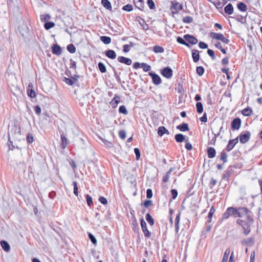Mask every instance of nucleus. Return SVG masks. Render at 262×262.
I'll return each instance as SVG.
<instances>
[{"instance_id": "f257e3e1", "label": "nucleus", "mask_w": 262, "mask_h": 262, "mask_svg": "<svg viewBox=\"0 0 262 262\" xmlns=\"http://www.w3.org/2000/svg\"><path fill=\"white\" fill-rule=\"evenodd\" d=\"M231 216L238 218L236 221V224L243 229L244 234L247 236L250 233L251 226L254 223L252 212L246 207H229L223 213L222 220H227Z\"/></svg>"}, {"instance_id": "f03ea898", "label": "nucleus", "mask_w": 262, "mask_h": 262, "mask_svg": "<svg viewBox=\"0 0 262 262\" xmlns=\"http://www.w3.org/2000/svg\"><path fill=\"white\" fill-rule=\"evenodd\" d=\"M20 135V127L14 124L11 127L10 130L9 132V139L10 140L12 139L15 141L18 139V136Z\"/></svg>"}, {"instance_id": "7ed1b4c3", "label": "nucleus", "mask_w": 262, "mask_h": 262, "mask_svg": "<svg viewBox=\"0 0 262 262\" xmlns=\"http://www.w3.org/2000/svg\"><path fill=\"white\" fill-rule=\"evenodd\" d=\"M210 37L212 39L221 40L226 44H228L229 43V40L228 38H225L224 35L222 33L211 32L210 33Z\"/></svg>"}, {"instance_id": "20e7f679", "label": "nucleus", "mask_w": 262, "mask_h": 262, "mask_svg": "<svg viewBox=\"0 0 262 262\" xmlns=\"http://www.w3.org/2000/svg\"><path fill=\"white\" fill-rule=\"evenodd\" d=\"M170 10L172 14H177L183 9V6L178 2H171Z\"/></svg>"}, {"instance_id": "39448f33", "label": "nucleus", "mask_w": 262, "mask_h": 262, "mask_svg": "<svg viewBox=\"0 0 262 262\" xmlns=\"http://www.w3.org/2000/svg\"><path fill=\"white\" fill-rule=\"evenodd\" d=\"M251 137V133L249 131H246L245 133H242L239 135V140L242 144H245L247 142Z\"/></svg>"}, {"instance_id": "423d86ee", "label": "nucleus", "mask_w": 262, "mask_h": 262, "mask_svg": "<svg viewBox=\"0 0 262 262\" xmlns=\"http://www.w3.org/2000/svg\"><path fill=\"white\" fill-rule=\"evenodd\" d=\"M141 226L145 236L149 238L151 236V233L147 229L146 224L143 218L141 219Z\"/></svg>"}, {"instance_id": "0eeeda50", "label": "nucleus", "mask_w": 262, "mask_h": 262, "mask_svg": "<svg viewBox=\"0 0 262 262\" xmlns=\"http://www.w3.org/2000/svg\"><path fill=\"white\" fill-rule=\"evenodd\" d=\"M212 3L217 8H222L228 1V0H207Z\"/></svg>"}, {"instance_id": "6e6552de", "label": "nucleus", "mask_w": 262, "mask_h": 262, "mask_svg": "<svg viewBox=\"0 0 262 262\" xmlns=\"http://www.w3.org/2000/svg\"><path fill=\"white\" fill-rule=\"evenodd\" d=\"M238 142V138L236 137L235 139L230 140L228 141V144L226 146V149L227 151H231L234 147L237 144Z\"/></svg>"}, {"instance_id": "1a4fd4ad", "label": "nucleus", "mask_w": 262, "mask_h": 262, "mask_svg": "<svg viewBox=\"0 0 262 262\" xmlns=\"http://www.w3.org/2000/svg\"><path fill=\"white\" fill-rule=\"evenodd\" d=\"M172 70L169 67H166L161 71V74L166 78H170L172 76Z\"/></svg>"}, {"instance_id": "9d476101", "label": "nucleus", "mask_w": 262, "mask_h": 262, "mask_svg": "<svg viewBox=\"0 0 262 262\" xmlns=\"http://www.w3.org/2000/svg\"><path fill=\"white\" fill-rule=\"evenodd\" d=\"M148 75L151 77L152 82L154 84L158 85L161 83V78L158 75L152 72H149Z\"/></svg>"}, {"instance_id": "9b49d317", "label": "nucleus", "mask_w": 262, "mask_h": 262, "mask_svg": "<svg viewBox=\"0 0 262 262\" xmlns=\"http://www.w3.org/2000/svg\"><path fill=\"white\" fill-rule=\"evenodd\" d=\"M241 126V120L239 118H235L231 123V127L233 129H238Z\"/></svg>"}, {"instance_id": "f8f14e48", "label": "nucleus", "mask_w": 262, "mask_h": 262, "mask_svg": "<svg viewBox=\"0 0 262 262\" xmlns=\"http://www.w3.org/2000/svg\"><path fill=\"white\" fill-rule=\"evenodd\" d=\"M184 38L191 45H195L198 42V39L194 36L189 34H186L184 36Z\"/></svg>"}, {"instance_id": "ddd939ff", "label": "nucleus", "mask_w": 262, "mask_h": 262, "mask_svg": "<svg viewBox=\"0 0 262 262\" xmlns=\"http://www.w3.org/2000/svg\"><path fill=\"white\" fill-rule=\"evenodd\" d=\"M117 60L119 62L124 63L127 66L130 65L132 63V61L130 58L122 56H118Z\"/></svg>"}, {"instance_id": "4468645a", "label": "nucleus", "mask_w": 262, "mask_h": 262, "mask_svg": "<svg viewBox=\"0 0 262 262\" xmlns=\"http://www.w3.org/2000/svg\"><path fill=\"white\" fill-rule=\"evenodd\" d=\"M134 3L137 8L141 11L144 10L145 7L144 0H134Z\"/></svg>"}, {"instance_id": "2eb2a0df", "label": "nucleus", "mask_w": 262, "mask_h": 262, "mask_svg": "<svg viewBox=\"0 0 262 262\" xmlns=\"http://www.w3.org/2000/svg\"><path fill=\"white\" fill-rule=\"evenodd\" d=\"M120 101V97L118 95H115L113 99L110 102L111 104L113 106V108L117 107L118 104Z\"/></svg>"}, {"instance_id": "dca6fc26", "label": "nucleus", "mask_w": 262, "mask_h": 262, "mask_svg": "<svg viewBox=\"0 0 262 262\" xmlns=\"http://www.w3.org/2000/svg\"><path fill=\"white\" fill-rule=\"evenodd\" d=\"M216 209L214 206H212L207 216V222L211 223L212 221V218L214 214Z\"/></svg>"}, {"instance_id": "f3484780", "label": "nucleus", "mask_w": 262, "mask_h": 262, "mask_svg": "<svg viewBox=\"0 0 262 262\" xmlns=\"http://www.w3.org/2000/svg\"><path fill=\"white\" fill-rule=\"evenodd\" d=\"M242 114L245 116H250L253 114V110L251 108L247 107L242 111Z\"/></svg>"}, {"instance_id": "a211bd4d", "label": "nucleus", "mask_w": 262, "mask_h": 262, "mask_svg": "<svg viewBox=\"0 0 262 262\" xmlns=\"http://www.w3.org/2000/svg\"><path fill=\"white\" fill-rule=\"evenodd\" d=\"M52 53L57 55H60L61 53V50L60 46L57 44L53 45L52 47Z\"/></svg>"}, {"instance_id": "6ab92c4d", "label": "nucleus", "mask_w": 262, "mask_h": 262, "mask_svg": "<svg viewBox=\"0 0 262 262\" xmlns=\"http://www.w3.org/2000/svg\"><path fill=\"white\" fill-rule=\"evenodd\" d=\"M169 131L163 126H160L158 129V134L159 136H162L164 134H169Z\"/></svg>"}, {"instance_id": "aec40b11", "label": "nucleus", "mask_w": 262, "mask_h": 262, "mask_svg": "<svg viewBox=\"0 0 262 262\" xmlns=\"http://www.w3.org/2000/svg\"><path fill=\"white\" fill-rule=\"evenodd\" d=\"M233 7L231 4H228L224 8L225 12L229 15H231L233 13Z\"/></svg>"}, {"instance_id": "412c9836", "label": "nucleus", "mask_w": 262, "mask_h": 262, "mask_svg": "<svg viewBox=\"0 0 262 262\" xmlns=\"http://www.w3.org/2000/svg\"><path fill=\"white\" fill-rule=\"evenodd\" d=\"M216 151L212 147H209L207 149V155L209 158H213L215 156Z\"/></svg>"}, {"instance_id": "4be33fe9", "label": "nucleus", "mask_w": 262, "mask_h": 262, "mask_svg": "<svg viewBox=\"0 0 262 262\" xmlns=\"http://www.w3.org/2000/svg\"><path fill=\"white\" fill-rule=\"evenodd\" d=\"M192 57L194 62H196L200 59L199 52L196 50H192Z\"/></svg>"}, {"instance_id": "5701e85b", "label": "nucleus", "mask_w": 262, "mask_h": 262, "mask_svg": "<svg viewBox=\"0 0 262 262\" xmlns=\"http://www.w3.org/2000/svg\"><path fill=\"white\" fill-rule=\"evenodd\" d=\"M105 55L109 58L114 59L116 57V54L114 50H108L105 52Z\"/></svg>"}, {"instance_id": "b1692460", "label": "nucleus", "mask_w": 262, "mask_h": 262, "mask_svg": "<svg viewBox=\"0 0 262 262\" xmlns=\"http://www.w3.org/2000/svg\"><path fill=\"white\" fill-rule=\"evenodd\" d=\"M1 246L4 251L9 252L10 250L9 244L5 241H2L0 243Z\"/></svg>"}, {"instance_id": "393cba45", "label": "nucleus", "mask_w": 262, "mask_h": 262, "mask_svg": "<svg viewBox=\"0 0 262 262\" xmlns=\"http://www.w3.org/2000/svg\"><path fill=\"white\" fill-rule=\"evenodd\" d=\"M238 9L242 12H246L248 8L247 5L244 2H239L237 5Z\"/></svg>"}, {"instance_id": "a878e982", "label": "nucleus", "mask_w": 262, "mask_h": 262, "mask_svg": "<svg viewBox=\"0 0 262 262\" xmlns=\"http://www.w3.org/2000/svg\"><path fill=\"white\" fill-rule=\"evenodd\" d=\"M177 128L182 132L189 131V128L187 123H183L177 126Z\"/></svg>"}, {"instance_id": "bb28decb", "label": "nucleus", "mask_w": 262, "mask_h": 262, "mask_svg": "<svg viewBox=\"0 0 262 262\" xmlns=\"http://www.w3.org/2000/svg\"><path fill=\"white\" fill-rule=\"evenodd\" d=\"M61 147L64 149L68 145V140L66 136L63 134L61 135Z\"/></svg>"}, {"instance_id": "cd10ccee", "label": "nucleus", "mask_w": 262, "mask_h": 262, "mask_svg": "<svg viewBox=\"0 0 262 262\" xmlns=\"http://www.w3.org/2000/svg\"><path fill=\"white\" fill-rule=\"evenodd\" d=\"M101 4L106 9L109 10L112 9L111 4L108 0H101Z\"/></svg>"}, {"instance_id": "c85d7f7f", "label": "nucleus", "mask_w": 262, "mask_h": 262, "mask_svg": "<svg viewBox=\"0 0 262 262\" xmlns=\"http://www.w3.org/2000/svg\"><path fill=\"white\" fill-rule=\"evenodd\" d=\"M230 253V249L229 248H227L224 252L222 262H227Z\"/></svg>"}, {"instance_id": "c756f323", "label": "nucleus", "mask_w": 262, "mask_h": 262, "mask_svg": "<svg viewBox=\"0 0 262 262\" xmlns=\"http://www.w3.org/2000/svg\"><path fill=\"white\" fill-rule=\"evenodd\" d=\"M175 140L177 142L181 143L185 140V136L181 134H178L175 135Z\"/></svg>"}, {"instance_id": "7c9ffc66", "label": "nucleus", "mask_w": 262, "mask_h": 262, "mask_svg": "<svg viewBox=\"0 0 262 262\" xmlns=\"http://www.w3.org/2000/svg\"><path fill=\"white\" fill-rule=\"evenodd\" d=\"M100 40L104 44L108 45L111 42V38L108 36H102L100 37Z\"/></svg>"}, {"instance_id": "2f4dec72", "label": "nucleus", "mask_w": 262, "mask_h": 262, "mask_svg": "<svg viewBox=\"0 0 262 262\" xmlns=\"http://www.w3.org/2000/svg\"><path fill=\"white\" fill-rule=\"evenodd\" d=\"M145 219L148 223L150 225L152 226L154 224L155 221L153 217L151 216L149 213H147L145 216Z\"/></svg>"}, {"instance_id": "473e14b6", "label": "nucleus", "mask_w": 262, "mask_h": 262, "mask_svg": "<svg viewBox=\"0 0 262 262\" xmlns=\"http://www.w3.org/2000/svg\"><path fill=\"white\" fill-rule=\"evenodd\" d=\"M153 51L156 53H161L164 52V49L161 46H155L153 47Z\"/></svg>"}, {"instance_id": "72a5a7b5", "label": "nucleus", "mask_w": 262, "mask_h": 262, "mask_svg": "<svg viewBox=\"0 0 262 262\" xmlns=\"http://www.w3.org/2000/svg\"><path fill=\"white\" fill-rule=\"evenodd\" d=\"M141 206H143L145 208H147L152 205V201L150 200H146L144 203L140 204Z\"/></svg>"}, {"instance_id": "f704fd0d", "label": "nucleus", "mask_w": 262, "mask_h": 262, "mask_svg": "<svg viewBox=\"0 0 262 262\" xmlns=\"http://www.w3.org/2000/svg\"><path fill=\"white\" fill-rule=\"evenodd\" d=\"M196 107L197 112L199 114H201L203 112V106L202 102H198L196 104Z\"/></svg>"}, {"instance_id": "c9c22d12", "label": "nucleus", "mask_w": 262, "mask_h": 262, "mask_svg": "<svg viewBox=\"0 0 262 262\" xmlns=\"http://www.w3.org/2000/svg\"><path fill=\"white\" fill-rule=\"evenodd\" d=\"M227 153L223 150L221 154V158L220 159L224 163H226L227 161Z\"/></svg>"}, {"instance_id": "e433bc0d", "label": "nucleus", "mask_w": 262, "mask_h": 262, "mask_svg": "<svg viewBox=\"0 0 262 262\" xmlns=\"http://www.w3.org/2000/svg\"><path fill=\"white\" fill-rule=\"evenodd\" d=\"M215 46L216 48L220 50L224 54H226L227 53L226 50L222 47V45L220 42H217L216 43L215 45Z\"/></svg>"}, {"instance_id": "4c0bfd02", "label": "nucleus", "mask_w": 262, "mask_h": 262, "mask_svg": "<svg viewBox=\"0 0 262 262\" xmlns=\"http://www.w3.org/2000/svg\"><path fill=\"white\" fill-rule=\"evenodd\" d=\"M27 94L31 98H34L36 97V93L34 90L32 89H27Z\"/></svg>"}, {"instance_id": "58836bf2", "label": "nucleus", "mask_w": 262, "mask_h": 262, "mask_svg": "<svg viewBox=\"0 0 262 262\" xmlns=\"http://www.w3.org/2000/svg\"><path fill=\"white\" fill-rule=\"evenodd\" d=\"M55 26V23L52 21L46 23L44 25L45 28L46 30H49L50 29Z\"/></svg>"}, {"instance_id": "ea45409f", "label": "nucleus", "mask_w": 262, "mask_h": 262, "mask_svg": "<svg viewBox=\"0 0 262 262\" xmlns=\"http://www.w3.org/2000/svg\"><path fill=\"white\" fill-rule=\"evenodd\" d=\"M147 4L150 9L154 10L156 9V6L153 0H147Z\"/></svg>"}, {"instance_id": "a19ab883", "label": "nucleus", "mask_w": 262, "mask_h": 262, "mask_svg": "<svg viewBox=\"0 0 262 262\" xmlns=\"http://www.w3.org/2000/svg\"><path fill=\"white\" fill-rule=\"evenodd\" d=\"M177 41L180 44L185 45L187 47H189V45L186 41H185L182 37H178L177 38Z\"/></svg>"}, {"instance_id": "79ce46f5", "label": "nucleus", "mask_w": 262, "mask_h": 262, "mask_svg": "<svg viewBox=\"0 0 262 262\" xmlns=\"http://www.w3.org/2000/svg\"><path fill=\"white\" fill-rule=\"evenodd\" d=\"M76 80L75 79H71L67 77L64 78L63 81L68 85H72L74 83V81Z\"/></svg>"}, {"instance_id": "37998d69", "label": "nucleus", "mask_w": 262, "mask_h": 262, "mask_svg": "<svg viewBox=\"0 0 262 262\" xmlns=\"http://www.w3.org/2000/svg\"><path fill=\"white\" fill-rule=\"evenodd\" d=\"M98 68L101 73H105L106 71L105 66L102 62L98 63Z\"/></svg>"}, {"instance_id": "c03bdc74", "label": "nucleus", "mask_w": 262, "mask_h": 262, "mask_svg": "<svg viewBox=\"0 0 262 262\" xmlns=\"http://www.w3.org/2000/svg\"><path fill=\"white\" fill-rule=\"evenodd\" d=\"M140 19L141 20L142 22H140V24H141V26L142 27L143 29L144 30H147L149 29V27H148V25L146 23V22L145 21V20L140 17Z\"/></svg>"}, {"instance_id": "a18cd8bd", "label": "nucleus", "mask_w": 262, "mask_h": 262, "mask_svg": "<svg viewBox=\"0 0 262 262\" xmlns=\"http://www.w3.org/2000/svg\"><path fill=\"white\" fill-rule=\"evenodd\" d=\"M67 50L71 53H74L76 52V48L73 44H70L67 46Z\"/></svg>"}, {"instance_id": "49530a36", "label": "nucleus", "mask_w": 262, "mask_h": 262, "mask_svg": "<svg viewBox=\"0 0 262 262\" xmlns=\"http://www.w3.org/2000/svg\"><path fill=\"white\" fill-rule=\"evenodd\" d=\"M122 9L124 11H125L127 12H130L133 10V7L132 5L127 4L123 7Z\"/></svg>"}, {"instance_id": "de8ad7c7", "label": "nucleus", "mask_w": 262, "mask_h": 262, "mask_svg": "<svg viewBox=\"0 0 262 262\" xmlns=\"http://www.w3.org/2000/svg\"><path fill=\"white\" fill-rule=\"evenodd\" d=\"M141 67L145 72L149 71L151 69L150 66L146 63H142Z\"/></svg>"}, {"instance_id": "09e8293b", "label": "nucleus", "mask_w": 262, "mask_h": 262, "mask_svg": "<svg viewBox=\"0 0 262 262\" xmlns=\"http://www.w3.org/2000/svg\"><path fill=\"white\" fill-rule=\"evenodd\" d=\"M193 21V18L190 16H187L183 18V21L185 23H191Z\"/></svg>"}, {"instance_id": "8fccbe9b", "label": "nucleus", "mask_w": 262, "mask_h": 262, "mask_svg": "<svg viewBox=\"0 0 262 262\" xmlns=\"http://www.w3.org/2000/svg\"><path fill=\"white\" fill-rule=\"evenodd\" d=\"M119 112L120 113L123 114L124 115H127L128 112L124 105H121L120 106L119 108Z\"/></svg>"}, {"instance_id": "3c124183", "label": "nucleus", "mask_w": 262, "mask_h": 262, "mask_svg": "<svg viewBox=\"0 0 262 262\" xmlns=\"http://www.w3.org/2000/svg\"><path fill=\"white\" fill-rule=\"evenodd\" d=\"M196 73L199 76H202L204 73V69L203 67L200 66L196 68Z\"/></svg>"}, {"instance_id": "603ef678", "label": "nucleus", "mask_w": 262, "mask_h": 262, "mask_svg": "<svg viewBox=\"0 0 262 262\" xmlns=\"http://www.w3.org/2000/svg\"><path fill=\"white\" fill-rule=\"evenodd\" d=\"M73 185L74 186V193L75 195L78 196V187L77 186V183L76 181H74L73 183Z\"/></svg>"}, {"instance_id": "864d4df0", "label": "nucleus", "mask_w": 262, "mask_h": 262, "mask_svg": "<svg viewBox=\"0 0 262 262\" xmlns=\"http://www.w3.org/2000/svg\"><path fill=\"white\" fill-rule=\"evenodd\" d=\"M86 200L87 204L89 207H91L93 205L92 198L89 194L86 196Z\"/></svg>"}, {"instance_id": "5fc2aeb1", "label": "nucleus", "mask_w": 262, "mask_h": 262, "mask_svg": "<svg viewBox=\"0 0 262 262\" xmlns=\"http://www.w3.org/2000/svg\"><path fill=\"white\" fill-rule=\"evenodd\" d=\"M88 236L92 243L96 245L97 244V240L95 236L91 233H88Z\"/></svg>"}, {"instance_id": "6e6d98bb", "label": "nucleus", "mask_w": 262, "mask_h": 262, "mask_svg": "<svg viewBox=\"0 0 262 262\" xmlns=\"http://www.w3.org/2000/svg\"><path fill=\"white\" fill-rule=\"evenodd\" d=\"M132 225L133 226V228L134 231H136L138 229V224L135 217H134V220L133 221Z\"/></svg>"}, {"instance_id": "4d7b16f0", "label": "nucleus", "mask_w": 262, "mask_h": 262, "mask_svg": "<svg viewBox=\"0 0 262 262\" xmlns=\"http://www.w3.org/2000/svg\"><path fill=\"white\" fill-rule=\"evenodd\" d=\"M134 152L136 155V159L138 160L140 158V152L139 149L138 148H135L134 149Z\"/></svg>"}, {"instance_id": "13d9d810", "label": "nucleus", "mask_w": 262, "mask_h": 262, "mask_svg": "<svg viewBox=\"0 0 262 262\" xmlns=\"http://www.w3.org/2000/svg\"><path fill=\"white\" fill-rule=\"evenodd\" d=\"M119 137L122 139H125L126 138V133L124 130H120L119 132Z\"/></svg>"}, {"instance_id": "bf43d9fd", "label": "nucleus", "mask_w": 262, "mask_h": 262, "mask_svg": "<svg viewBox=\"0 0 262 262\" xmlns=\"http://www.w3.org/2000/svg\"><path fill=\"white\" fill-rule=\"evenodd\" d=\"M34 110L38 115H40L41 112V108L39 105H36L34 107Z\"/></svg>"}, {"instance_id": "052dcab7", "label": "nucleus", "mask_w": 262, "mask_h": 262, "mask_svg": "<svg viewBox=\"0 0 262 262\" xmlns=\"http://www.w3.org/2000/svg\"><path fill=\"white\" fill-rule=\"evenodd\" d=\"M27 140L29 143H32L34 141V138L31 134H28L27 136Z\"/></svg>"}, {"instance_id": "680f3d73", "label": "nucleus", "mask_w": 262, "mask_h": 262, "mask_svg": "<svg viewBox=\"0 0 262 262\" xmlns=\"http://www.w3.org/2000/svg\"><path fill=\"white\" fill-rule=\"evenodd\" d=\"M207 53L208 55L212 58V59H214L215 58L214 52L212 50L208 49L207 51Z\"/></svg>"}, {"instance_id": "e2e57ef3", "label": "nucleus", "mask_w": 262, "mask_h": 262, "mask_svg": "<svg viewBox=\"0 0 262 262\" xmlns=\"http://www.w3.org/2000/svg\"><path fill=\"white\" fill-rule=\"evenodd\" d=\"M146 197L150 199L152 197V191L151 189H148L146 191Z\"/></svg>"}, {"instance_id": "0e129e2a", "label": "nucleus", "mask_w": 262, "mask_h": 262, "mask_svg": "<svg viewBox=\"0 0 262 262\" xmlns=\"http://www.w3.org/2000/svg\"><path fill=\"white\" fill-rule=\"evenodd\" d=\"M169 174L168 173H166V174L164 175L162 178V182L163 183H166L168 181L169 178Z\"/></svg>"}, {"instance_id": "69168bd1", "label": "nucleus", "mask_w": 262, "mask_h": 262, "mask_svg": "<svg viewBox=\"0 0 262 262\" xmlns=\"http://www.w3.org/2000/svg\"><path fill=\"white\" fill-rule=\"evenodd\" d=\"M99 201L103 205L107 204V200L103 196H100L99 198Z\"/></svg>"}, {"instance_id": "338daca9", "label": "nucleus", "mask_w": 262, "mask_h": 262, "mask_svg": "<svg viewBox=\"0 0 262 262\" xmlns=\"http://www.w3.org/2000/svg\"><path fill=\"white\" fill-rule=\"evenodd\" d=\"M171 194L173 199H175L178 195V192L176 189H172L171 190Z\"/></svg>"}, {"instance_id": "774afa93", "label": "nucleus", "mask_w": 262, "mask_h": 262, "mask_svg": "<svg viewBox=\"0 0 262 262\" xmlns=\"http://www.w3.org/2000/svg\"><path fill=\"white\" fill-rule=\"evenodd\" d=\"M200 120L202 122H206L207 121V117L206 113H204L203 116L200 118Z\"/></svg>"}]
</instances>
